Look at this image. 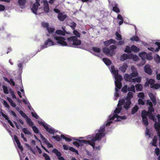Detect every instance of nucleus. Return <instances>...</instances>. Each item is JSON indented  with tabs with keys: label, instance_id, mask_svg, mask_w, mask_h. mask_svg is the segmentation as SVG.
<instances>
[{
	"label": "nucleus",
	"instance_id": "obj_41",
	"mask_svg": "<svg viewBox=\"0 0 160 160\" xmlns=\"http://www.w3.org/2000/svg\"><path fill=\"white\" fill-rule=\"evenodd\" d=\"M7 99L10 103V104L11 106H12L13 107H15L16 106V104H15V103L13 102L12 100L10 98H8Z\"/></svg>",
	"mask_w": 160,
	"mask_h": 160
},
{
	"label": "nucleus",
	"instance_id": "obj_5",
	"mask_svg": "<svg viewBox=\"0 0 160 160\" xmlns=\"http://www.w3.org/2000/svg\"><path fill=\"white\" fill-rule=\"evenodd\" d=\"M68 44L71 47H76L81 44V42L75 36H72L67 39Z\"/></svg>",
	"mask_w": 160,
	"mask_h": 160
},
{
	"label": "nucleus",
	"instance_id": "obj_53",
	"mask_svg": "<svg viewBox=\"0 0 160 160\" xmlns=\"http://www.w3.org/2000/svg\"><path fill=\"white\" fill-rule=\"evenodd\" d=\"M152 58L150 53H149L148 54H146V59L149 60H151Z\"/></svg>",
	"mask_w": 160,
	"mask_h": 160
},
{
	"label": "nucleus",
	"instance_id": "obj_61",
	"mask_svg": "<svg viewBox=\"0 0 160 160\" xmlns=\"http://www.w3.org/2000/svg\"><path fill=\"white\" fill-rule=\"evenodd\" d=\"M69 149L71 151L76 152L78 154V152L77 150L75 149L74 148L72 147L69 148Z\"/></svg>",
	"mask_w": 160,
	"mask_h": 160
},
{
	"label": "nucleus",
	"instance_id": "obj_22",
	"mask_svg": "<svg viewBox=\"0 0 160 160\" xmlns=\"http://www.w3.org/2000/svg\"><path fill=\"white\" fill-rule=\"evenodd\" d=\"M1 113L2 115V116L4 117L5 119L8 121V122L9 123L10 125L12 127H14V125L13 124L12 122H11L10 120L8 118V116L6 115V114H4L2 112H1Z\"/></svg>",
	"mask_w": 160,
	"mask_h": 160
},
{
	"label": "nucleus",
	"instance_id": "obj_33",
	"mask_svg": "<svg viewBox=\"0 0 160 160\" xmlns=\"http://www.w3.org/2000/svg\"><path fill=\"white\" fill-rule=\"evenodd\" d=\"M141 77H138L135 78H133L132 82H141Z\"/></svg>",
	"mask_w": 160,
	"mask_h": 160
},
{
	"label": "nucleus",
	"instance_id": "obj_52",
	"mask_svg": "<svg viewBox=\"0 0 160 160\" xmlns=\"http://www.w3.org/2000/svg\"><path fill=\"white\" fill-rule=\"evenodd\" d=\"M69 25L72 29H73L76 27V24L75 22H72L70 23Z\"/></svg>",
	"mask_w": 160,
	"mask_h": 160
},
{
	"label": "nucleus",
	"instance_id": "obj_18",
	"mask_svg": "<svg viewBox=\"0 0 160 160\" xmlns=\"http://www.w3.org/2000/svg\"><path fill=\"white\" fill-rule=\"evenodd\" d=\"M14 139L16 142L18 148L22 152L23 150V148L22 146H21L20 143L19 142L17 137L16 136H14Z\"/></svg>",
	"mask_w": 160,
	"mask_h": 160
},
{
	"label": "nucleus",
	"instance_id": "obj_57",
	"mask_svg": "<svg viewBox=\"0 0 160 160\" xmlns=\"http://www.w3.org/2000/svg\"><path fill=\"white\" fill-rule=\"evenodd\" d=\"M32 128L33 129V131L35 133H38L39 132L38 129H37V128L35 127V126H33L32 127Z\"/></svg>",
	"mask_w": 160,
	"mask_h": 160
},
{
	"label": "nucleus",
	"instance_id": "obj_8",
	"mask_svg": "<svg viewBox=\"0 0 160 160\" xmlns=\"http://www.w3.org/2000/svg\"><path fill=\"white\" fill-rule=\"evenodd\" d=\"M154 81L152 79H147L146 82L145 83L146 86H148L150 84V87L152 88H154L157 89L160 88V85L158 84H154Z\"/></svg>",
	"mask_w": 160,
	"mask_h": 160
},
{
	"label": "nucleus",
	"instance_id": "obj_6",
	"mask_svg": "<svg viewBox=\"0 0 160 160\" xmlns=\"http://www.w3.org/2000/svg\"><path fill=\"white\" fill-rule=\"evenodd\" d=\"M40 0H35L36 2L33 3L31 8L32 11L35 14H37L38 13H42L41 8H38V7L40 6L39 2Z\"/></svg>",
	"mask_w": 160,
	"mask_h": 160
},
{
	"label": "nucleus",
	"instance_id": "obj_13",
	"mask_svg": "<svg viewBox=\"0 0 160 160\" xmlns=\"http://www.w3.org/2000/svg\"><path fill=\"white\" fill-rule=\"evenodd\" d=\"M131 69L132 70V72L130 75L132 78L137 77L138 75V73L137 72V69L133 66H132L131 67Z\"/></svg>",
	"mask_w": 160,
	"mask_h": 160
},
{
	"label": "nucleus",
	"instance_id": "obj_51",
	"mask_svg": "<svg viewBox=\"0 0 160 160\" xmlns=\"http://www.w3.org/2000/svg\"><path fill=\"white\" fill-rule=\"evenodd\" d=\"M146 134L147 136H148V138L150 137V130L149 129H148L147 128H146Z\"/></svg>",
	"mask_w": 160,
	"mask_h": 160
},
{
	"label": "nucleus",
	"instance_id": "obj_50",
	"mask_svg": "<svg viewBox=\"0 0 160 160\" xmlns=\"http://www.w3.org/2000/svg\"><path fill=\"white\" fill-rule=\"evenodd\" d=\"M155 61L158 62H160V57L158 55H156L155 57Z\"/></svg>",
	"mask_w": 160,
	"mask_h": 160
},
{
	"label": "nucleus",
	"instance_id": "obj_24",
	"mask_svg": "<svg viewBox=\"0 0 160 160\" xmlns=\"http://www.w3.org/2000/svg\"><path fill=\"white\" fill-rule=\"evenodd\" d=\"M128 66L127 64L126 63H124L123 65L119 68V70L122 72H124L126 71Z\"/></svg>",
	"mask_w": 160,
	"mask_h": 160
},
{
	"label": "nucleus",
	"instance_id": "obj_55",
	"mask_svg": "<svg viewBox=\"0 0 160 160\" xmlns=\"http://www.w3.org/2000/svg\"><path fill=\"white\" fill-rule=\"evenodd\" d=\"M127 90H128V88L127 85H125L122 88V91L124 92H126L127 91Z\"/></svg>",
	"mask_w": 160,
	"mask_h": 160
},
{
	"label": "nucleus",
	"instance_id": "obj_38",
	"mask_svg": "<svg viewBox=\"0 0 160 160\" xmlns=\"http://www.w3.org/2000/svg\"><path fill=\"white\" fill-rule=\"evenodd\" d=\"M124 51L126 52H132L131 47H130L129 46H127Z\"/></svg>",
	"mask_w": 160,
	"mask_h": 160
},
{
	"label": "nucleus",
	"instance_id": "obj_46",
	"mask_svg": "<svg viewBox=\"0 0 160 160\" xmlns=\"http://www.w3.org/2000/svg\"><path fill=\"white\" fill-rule=\"evenodd\" d=\"M73 33L77 37H80V33L77 31L74 30L73 32Z\"/></svg>",
	"mask_w": 160,
	"mask_h": 160
},
{
	"label": "nucleus",
	"instance_id": "obj_64",
	"mask_svg": "<svg viewBox=\"0 0 160 160\" xmlns=\"http://www.w3.org/2000/svg\"><path fill=\"white\" fill-rule=\"evenodd\" d=\"M32 116L35 118H38V116L37 115V114L34 112H32Z\"/></svg>",
	"mask_w": 160,
	"mask_h": 160
},
{
	"label": "nucleus",
	"instance_id": "obj_19",
	"mask_svg": "<svg viewBox=\"0 0 160 160\" xmlns=\"http://www.w3.org/2000/svg\"><path fill=\"white\" fill-rule=\"evenodd\" d=\"M124 78L126 81L130 82H132L133 79L131 75H129L128 74H126L125 75Z\"/></svg>",
	"mask_w": 160,
	"mask_h": 160
},
{
	"label": "nucleus",
	"instance_id": "obj_37",
	"mask_svg": "<svg viewBox=\"0 0 160 160\" xmlns=\"http://www.w3.org/2000/svg\"><path fill=\"white\" fill-rule=\"evenodd\" d=\"M18 2L20 6H23L25 3L26 0H18Z\"/></svg>",
	"mask_w": 160,
	"mask_h": 160
},
{
	"label": "nucleus",
	"instance_id": "obj_40",
	"mask_svg": "<svg viewBox=\"0 0 160 160\" xmlns=\"http://www.w3.org/2000/svg\"><path fill=\"white\" fill-rule=\"evenodd\" d=\"M128 90L129 91H131L134 92H135V88L134 85H131L130 87L128 88Z\"/></svg>",
	"mask_w": 160,
	"mask_h": 160
},
{
	"label": "nucleus",
	"instance_id": "obj_21",
	"mask_svg": "<svg viewBox=\"0 0 160 160\" xmlns=\"http://www.w3.org/2000/svg\"><path fill=\"white\" fill-rule=\"evenodd\" d=\"M123 54L122 55L120 58V60L121 61H124L127 59L128 58L129 59V58L130 57V54Z\"/></svg>",
	"mask_w": 160,
	"mask_h": 160
},
{
	"label": "nucleus",
	"instance_id": "obj_56",
	"mask_svg": "<svg viewBox=\"0 0 160 160\" xmlns=\"http://www.w3.org/2000/svg\"><path fill=\"white\" fill-rule=\"evenodd\" d=\"M155 153L157 155V156H158L160 154V150L159 148H156L155 149Z\"/></svg>",
	"mask_w": 160,
	"mask_h": 160
},
{
	"label": "nucleus",
	"instance_id": "obj_12",
	"mask_svg": "<svg viewBox=\"0 0 160 160\" xmlns=\"http://www.w3.org/2000/svg\"><path fill=\"white\" fill-rule=\"evenodd\" d=\"M92 50L96 53L95 55L99 57H101L102 56V55L100 54L101 49L100 48L98 47H93L92 48Z\"/></svg>",
	"mask_w": 160,
	"mask_h": 160
},
{
	"label": "nucleus",
	"instance_id": "obj_17",
	"mask_svg": "<svg viewBox=\"0 0 160 160\" xmlns=\"http://www.w3.org/2000/svg\"><path fill=\"white\" fill-rule=\"evenodd\" d=\"M145 72L149 74H151L152 71L150 68V65L148 64L146 65L144 68Z\"/></svg>",
	"mask_w": 160,
	"mask_h": 160
},
{
	"label": "nucleus",
	"instance_id": "obj_42",
	"mask_svg": "<svg viewBox=\"0 0 160 160\" xmlns=\"http://www.w3.org/2000/svg\"><path fill=\"white\" fill-rule=\"evenodd\" d=\"M2 88L3 89L4 92L5 94H8L9 92L7 87L5 86H3Z\"/></svg>",
	"mask_w": 160,
	"mask_h": 160
},
{
	"label": "nucleus",
	"instance_id": "obj_29",
	"mask_svg": "<svg viewBox=\"0 0 160 160\" xmlns=\"http://www.w3.org/2000/svg\"><path fill=\"white\" fill-rule=\"evenodd\" d=\"M132 52H137L140 50V49L134 45H132L131 46Z\"/></svg>",
	"mask_w": 160,
	"mask_h": 160
},
{
	"label": "nucleus",
	"instance_id": "obj_3",
	"mask_svg": "<svg viewBox=\"0 0 160 160\" xmlns=\"http://www.w3.org/2000/svg\"><path fill=\"white\" fill-rule=\"evenodd\" d=\"M62 29L63 31L61 30H58L56 31V34L58 35H64L66 32L65 28L62 27ZM55 39L57 41V43L63 46H66L67 45V44L65 41V39L59 36H57L56 35H55L54 36Z\"/></svg>",
	"mask_w": 160,
	"mask_h": 160
},
{
	"label": "nucleus",
	"instance_id": "obj_54",
	"mask_svg": "<svg viewBox=\"0 0 160 160\" xmlns=\"http://www.w3.org/2000/svg\"><path fill=\"white\" fill-rule=\"evenodd\" d=\"M10 93L12 95L13 98H16V97L15 95L14 94V91L12 90L11 89H9Z\"/></svg>",
	"mask_w": 160,
	"mask_h": 160
},
{
	"label": "nucleus",
	"instance_id": "obj_30",
	"mask_svg": "<svg viewBox=\"0 0 160 160\" xmlns=\"http://www.w3.org/2000/svg\"><path fill=\"white\" fill-rule=\"evenodd\" d=\"M22 130L23 131V132L25 134H27V135H31V132L28 130L27 128H22Z\"/></svg>",
	"mask_w": 160,
	"mask_h": 160
},
{
	"label": "nucleus",
	"instance_id": "obj_4",
	"mask_svg": "<svg viewBox=\"0 0 160 160\" xmlns=\"http://www.w3.org/2000/svg\"><path fill=\"white\" fill-rule=\"evenodd\" d=\"M110 70L112 73L114 75L115 79V83L116 87L119 89L121 87V81L122 77L121 75L118 74V70L116 69L113 66H111Z\"/></svg>",
	"mask_w": 160,
	"mask_h": 160
},
{
	"label": "nucleus",
	"instance_id": "obj_20",
	"mask_svg": "<svg viewBox=\"0 0 160 160\" xmlns=\"http://www.w3.org/2000/svg\"><path fill=\"white\" fill-rule=\"evenodd\" d=\"M158 140V138L156 136H154L152 140L150 142V145L154 147H157V142Z\"/></svg>",
	"mask_w": 160,
	"mask_h": 160
},
{
	"label": "nucleus",
	"instance_id": "obj_39",
	"mask_svg": "<svg viewBox=\"0 0 160 160\" xmlns=\"http://www.w3.org/2000/svg\"><path fill=\"white\" fill-rule=\"evenodd\" d=\"M20 91H21V92L19 91H18V95L20 97L22 98V95H24V91L23 89L22 88L21 89Z\"/></svg>",
	"mask_w": 160,
	"mask_h": 160
},
{
	"label": "nucleus",
	"instance_id": "obj_14",
	"mask_svg": "<svg viewBox=\"0 0 160 160\" xmlns=\"http://www.w3.org/2000/svg\"><path fill=\"white\" fill-rule=\"evenodd\" d=\"M52 151L58 157V159L59 160H65L64 158L61 156V153L60 152L58 151L57 149H54L52 150Z\"/></svg>",
	"mask_w": 160,
	"mask_h": 160
},
{
	"label": "nucleus",
	"instance_id": "obj_45",
	"mask_svg": "<svg viewBox=\"0 0 160 160\" xmlns=\"http://www.w3.org/2000/svg\"><path fill=\"white\" fill-rule=\"evenodd\" d=\"M116 35L117 39L119 40L122 39L121 36L118 32H116Z\"/></svg>",
	"mask_w": 160,
	"mask_h": 160
},
{
	"label": "nucleus",
	"instance_id": "obj_49",
	"mask_svg": "<svg viewBox=\"0 0 160 160\" xmlns=\"http://www.w3.org/2000/svg\"><path fill=\"white\" fill-rule=\"evenodd\" d=\"M113 11L116 12H120L119 9L117 7V5H115V6L113 7Z\"/></svg>",
	"mask_w": 160,
	"mask_h": 160
},
{
	"label": "nucleus",
	"instance_id": "obj_25",
	"mask_svg": "<svg viewBox=\"0 0 160 160\" xmlns=\"http://www.w3.org/2000/svg\"><path fill=\"white\" fill-rule=\"evenodd\" d=\"M149 96L150 99L153 102L154 104H156V101L155 97L152 93L150 92L148 94Z\"/></svg>",
	"mask_w": 160,
	"mask_h": 160
},
{
	"label": "nucleus",
	"instance_id": "obj_11",
	"mask_svg": "<svg viewBox=\"0 0 160 160\" xmlns=\"http://www.w3.org/2000/svg\"><path fill=\"white\" fill-rule=\"evenodd\" d=\"M139 56L143 60L141 64H139L138 65V66H141L143 65L145 63L144 60L146 59V53L145 52H143L139 53Z\"/></svg>",
	"mask_w": 160,
	"mask_h": 160
},
{
	"label": "nucleus",
	"instance_id": "obj_60",
	"mask_svg": "<svg viewBox=\"0 0 160 160\" xmlns=\"http://www.w3.org/2000/svg\"><path fill=\"white\" fill-rule=\"evenodd\" d=\"M5 8V7L4 5L0 4V12L4 11Z\"/></svg>",
	"mask_w": 160,
	"mask_h": 160
},
{
	"label": "nucleus",
	"instance_id": "obj_15",
	"mask_svg": "<svg viewBox=\"0 0 160 160\" xmlns=\"http://www.w3.org/2000/svg\"><path fill=\"white\" fill-rule=\"evenodd\" d=\"M54 45L53 42L50 38H48L45 42L44 48H46Z\"/></svg>",
	"mask_w": 160,
	"mask_h": 160
},
{
	"label": "nucleus",
	"instance_id": "obj_26",
	"mask_svg": "<svg viewBox=\"0 0 160 160\" xmlns=\"http://www.w3.org/2000/svg\"><path fill=\"white\" fill-rule=\"evenodd\" d=\"M115 42L114 40L111 39L109 40L104 42V44L106 46H108L112 43H114Z\"/></svg>",
	"mask_w": 160,
	"mask_h": 160
},
{
	"label": "nucleus",
	"instance_id": "obj_27",
	"mask_svg": "<svg viewBox=\"0 0 160 160\" xmlns=\"http://www.w3.org/2000/svg\"><path fill=\"white\" fill-rule=\"evenodd\" d=\"M58 17L59 20L62 21L66 18V16L63 13H59Z\"/></svg>",
	"mask_w": 160,
	"mask_h": 160
},
{
	"label": "nucleus",
	"instance_id": "obj_48",
	"mask_svg": "<svg viewBox=\"0 0 160 160\" xmlns=\"http://www.w3.org/2000/svg\"><path fill=\"white\" fill-rule=\"evenodd\" d=\"M143 98H139L138 100V103L139 104L143 105L144 104V102L143 100Z\"/></svg>",
	"mask_w": 160,
	"mask_h": 160
},
{
	"label": "nucleus",
	"instance_id": "obj_9",
	"mask_svg": "<svg viewBox=\"0 0 160 160\" xmlns=\"http://www.w3.org/2000/svg\"><path fill=\"white\" fill-rule=\"evenodd\" d=\"M39 123L40 125H42L46 129V130L49 133L52 134L55 132L54 130L50 127V126H48L47 124L42 121H39Z\"/></svg>",
	"mask_w": 160,
	"mask_h": 160
},
{
	"label": "nucleus",
	"instance_id": "obj_16",
	"mask_svg": "<svg viewBox=\"0 0 160 160\" xmlns=\"http://www.w3.org/2000/svg\"><path fill=\"white\" fill-rule=\"evenodd\" d=\"M40 135L41 138L42 139V140L43 142H44L46 143V144L47 145V146L49 148H50L52 147V146L51 144H50L48 141L47 140V139L43 137V136L41 134H40Z\"/></svg>",
	"mask_w": 160,
	"mask_h": 160
},
{
	"label": "nucleus",
	"instance_id": "obj_59",
	"mask_svg": "<svg viewBox=\"0 0 160 160\" xmlns=\"http://www.w3.org/2000/svg\"><path fill=\"white\" fill-rule=\"evenodd\" d=\"M26 121L30 125L32 126L33 124L32 122L30 120V119L28 118L26 120Z\"/></svg>",
	"mask_w": 160,
	"mask_h": 160
},
{
	"label": "nucleus",
	"instance_id": "obj_63",
	"mask_svg": "<svg viewBox=\"0 0 160 160\" xmlns=\"http://www.w3.org/2000/svg\"><path fill=\"white\" fill-rule=\"evenodd\" d=\"M3 103L6 107H7V108H9V105L8 104L7 102L3 100Z\"/></svg>",
	"mask_w": 160,
	"mask_h": 160
},
{
	"label": "nucleus",
	"instance_id": "obj_10",
	"mask_svg": "<svg viewBox=\"0 0 160 160\" xmlns=\"http://www.w3.org/2000/svg\"><path fill=\"white\" fill-rule=\"evenodd\" d=\"M41 3H42L43 5V8H41L42 13V12L43 11H44L46 12H48L49 10V8L48 2L46 0H44L43 3L41 2Z\"/></svg>",
	"mask_w": 160,
	"mask_h": 160
},
{
	"label": "nucleus",
	"instance_id": "obj_43",
	"mask_svg": "<svg viewBox=\"0 0 160 160\" xmlns=\"http://www.w3.org/2000/svg\"><path fill=\"white\" fill-rule=\"evenodd\" d=\"M138 97L139 98H144V94L142 92H139L138 95Z\"/></svg>",
	"mask_w": 160,
	"mask_h": 160
},
{
	"label": "nucleus",
	"instance_id": "obj_35",
	"mask_svg": "<svg viewBox=\"0 0 160 160\" xmlns=\"http://www.w3.org/2000/svg\"><path fill=\"white\" fill-rule=\"evenodd\" d=\"M138 109V107L137 105H135L133 108L132 111V114H134L136 112Z\"/></svg>",
	"mask_w": 160,
	"mask_h": 160
},
{
	"label": "nucleus",
	"instance_id": "obj_28",
	"mask_svg": "<svg viewBox=\"0 0 160 160\" xmlns=\"http://www.w3.org/2000/svg\"><path fill=\"white\" fill-rule=\"evenodd\" d=\"M130 56L129 59H132L133 60L135 61H137L139 59L138 57L136 55L130 54Z\"/></svg>",
	"mask_w": 160,
	"mask_h": 160
},
{
	"label": "nucleus",
	"instance_id": "obj_32",
	"mask_svg": "<svg viewBox=\"0 0 160 160\" xmlns=\"http://www.w3.org/2000/svg\"><path fill=\"white\" fill-rule=\"evenodd\" d=\"M130 40L132 41H139V38L137 36H135L130 38Z\"/></svg>",
	"mask_w": 160,
	"mask_h": 160
},
{
	"label": "nucleus",
	"instance_id": "obj_36",
	"mask_svg": "<svg viewBox=\"0 0 160 160\" xmlns=\"http://www.w3.org/2000/svg\"><path fill=\"white\" fill-rule=\"evenodd\" d=\"M47 30L50 34H52L54 32L55 29L53 28L49 27L47 28Z\"/></svg>",
	"mask_w": 160,
	"mask_h": 160
},
{
	"label": "nucleus",
	"instance_id": "obj_58",
	"mask_svg": "<svg viewBox=\"0 0 160 160\" xmlns=\"http://www.w3.org/2000/svg\"><path fill=\"white\" fill-rule=\"evenodd\" d=\"M43 156L45 158V160H50V158L46 154L44 153Z\"/></svg>",
	"mask_w": 160,
	"mask_h": 160
},
{
	"label": "nucleus",
	"instance_id": "obj_1",
	"mask_svg": "<svg viewBox=\"0 0 160 160\" xmlns=\"http://www.w3.org/2000/svg\"><path fill=\"white\" fill-rule=\"evenodd\" d=\"M133 96V93L132 92H129L128 93L127 98L123 99L119 101L118 105V108L115 110L114 113L109 116V120L107 121L106 125V126H109L113 120L115 121H120L121 119H124L126 118L125 116H119L117 114L120 112L121 110V106L123 105V107L127 109L129 108L131 104L130 99L132 98Z\"/></svg>",
	"mask_w": 160,
	"mask_h": 160
},
{
	"label": "nucleus",
	"instance_id": "obj_44",
	"mask_svg": "<svg viewBox=\"0 0 160 160\" xmlns=\"http://www.w3.org/2000/svg\"><path fill=\"white\" fill-rule=\"evenodd\" d=\"M61 137L62 138L65 139L66 141L69 142L71 141V139L70 138L67 137L64 135H61Z\"/></svg>",
	"mask_w": 160,
	"mask_h": 160
},
{
	"label": "nucleus",
	"instance_id": "obj_34",
	"mask_svg": "<svg viewBox=\"0 0 160 160\" xmlns=\"http://www.w3.org/2000/svg\"><path fill=\"white\" fill-rule=\"evenodd\" d=\"M136 89L137 91H141L142 89V87L140 84H137L136 85Z\"/></svg>",
	"mask_w": 160,
	"mask_h": 160
},
{
	"label": "nucleus",
	"instance_id": "obj_47",
	"mask_svg": "<svg viewBox=\"0 0 160 160\" xmlns=\"http://www.w3.org/2000/svg\"><path fill=\"white\" fill-rule=\"evenodd\" d=\"M42 25L43 27L46 28L47 29V28H49L48 24L47 22H42Z\"/></svg>",
	"mask_w": 160,
	"mask_h": 160
},
{
	"label": "nucleus",
	"instance_id": "obj_62",
	"mask_svg": "<svg viewBox=\"0 0 160 160\" xmlns=\"http://www.w3.org/2000/svg\"><path fill=\"white\" fill-rule=\"evenodd\" d=\"M53 138L58 141H60L61 139V138L59 136H53Z\"/></svg>",
	"mask_w": 160,
	"mask_h": 160
},
{
	"label": "nucleus",
	"instance_id": "obj_31",
	"mask_svg": "<svg viewBox=\"0 0 160 160\" xmlns=\"http://www.w3.org/2000/svg\"><path fill=\"white\" fill-rule=\"evenodd\" d=\"M103 61L107 65H109L111 63V61L107 58H103Z\"/></svg>",
	"mask_w": 160,
	"mask_h": 160
},
{
	"label": "nucleus",
	"instance_id": "obj_2",
	"mask_svg": "<svg viewBox=\"0 0 160 160\" xmlns=\"http://www.w3.org/2000/svg\"><path fill=\"white\" fill-rule=\"evenodd\" d=\"M105 127L104 126L101 127L99 130H97V132L96 133L95 137H93V136L90 135L86 138L88 140H85L80 139H76L80 143L89 144L90 145L95 149L99 150L100 149V147L99 146L95 147V142L97 140H100L102 138L104 137L105 136L104 133Z\"/></svg>",
	"mask_w": 160,
	"mask_h": 160
},
{
	"label": "nucleus",
	"instance_id": "obj_7",
	"mask_svg": "<svg viewBox=\"0 0 160 160\" xmlns=\"http://www.w3.org/2000/svg\"><path fill=\"white\" fill-rule=\"evenodd\" d=\"M116 47L114 45H111L110 49L104 48H103V52L107 55L112 56L115 53L114 50L116 49Z\"/></svg>",
	"mask_w": 160,
	"mask_h": 160
},
{
	"label": "nucleus",
	"instance_id": "obj_23",
	"mask_svg": "<svg viewBox=\"0 0 160 160\" xmlns=\"http://www.w3.org/2000/svg\"><path fill=\"white\" fill-rule=\"evenodd\" d=\"M155 44L159 48H157L156 49H154V48H148V49L152 51H158L159 49H160V42H156Z\"/></svg>",
	"mask_w": 160,
	"mask_h": 160
}]
</instances>
